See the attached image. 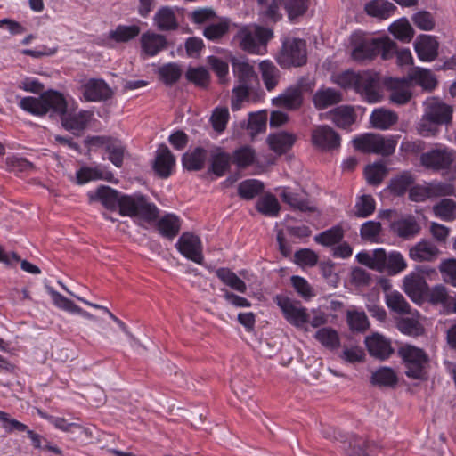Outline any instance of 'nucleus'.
Segmentation results:
<instances>
[{
  "instance_id": "12",
  "label": "nucleus",
  "mask_w": 456,
  "mask_h": 456,
  "mask_svg": "<svg viewBox=\"0 0 456 456\" xmlns=\"http://www.w3.org/2000/svg\"><path fill=\"white\" fill-rule=\"evenodd\" d=\"M452 151L446 147L432 149L420 156L421 164L428 169L439 171L447 169L453 162Z\"/></svg>"
},
{
  "instance_id": "25",
  "label": "nucleus",
  "mask_w": 456,
  "mask_h": 456,
  "mask_svg": "<svg viewBox=\"0 0 456 456\" xmlns=\"http://www.w3.org/2000/svg\"><path fill=\"white\" fill-rule=\"evenodd\" d=\"M341 101V92L330 87H322L318 89L313 96L314 105L320 110L336 105Z\"/></svg>"
},
{
  "instance_id": "27",
  "label": "nucleus",
  "mask_w": 456,
  "mask_h": 456,
  "mask_svg": "<svg viewBox=\"0 0 456 456\" xmlns=\"http://www.w3.org/2000/svg\"><path fill=\"white\" fill-rule=\"evenodd\" d=\"M281 198L283 202L288 204L291 208L301 212H314L315 208L311 206L307 194L305 191L292 192L287 188L282 190Z\"/></svg>"
},
{
  "instance_id": "45",
  "label": "nucleus",
  "mask_w": 456,
  "mask_h": 456,
  "mask_svg": "<svg viewBox=\"0 0 456 456\" xmlns=\"http://www.w3.org/2000/svg\"><path fill=\"white\" fill-rule=\"evenodd\" d=\"M389 32L398 40L408 43L414 36V29L406 19H400L389 27Z\"/></svg>"
},
{
  "instance_id": "53",
  "label": "nucleus",
  "mask_w": 456,
  "mask_h": 456,
  "mask_svg": "<svg viewBox=\"0 0 456 456\" xmlns=\"http://www.w3.org/2000/svg\"><path fill=\"white\" fill-rule=\"evenodd\" d=\"M125 150L123 143L116 138H112L106 146L108 159L117 167H121L123 165Z\"/></svg>"
},
{
  "instance_id": "52",
  "label": "nucleus",
  "mask_w": 456,
  "mask_h": 456,
  "mask_svg": "<svg viewBox=\"0 0 456 456\" xmlns=\"http://www.w3.org/2000/svg\"><path fill=\"white\" fill-rule=\"evenodd\" d=\"M256 159V152L250 146H242L232 154V162L240 168L252 165Z\"/></svg>"
},
{
  "instance_id": "16",
  "label": "nucleus",
  "mask_w": 456,
  "mask_h": 456,
  "mask_svg": "<svg viewBox=\"0 0 456 456\" xmlns=\"http://www.w3.org/2000/svg\"><path fill=\"white\" fill-rule=\"evenodd\" d=\"M87 102L106 101L112 97L113 92L102 79H90L81 87Z\"/></svg>"
},
{
  "instance_id": "62",
  "label": "nucleus",
  "mask_w": 456,
  "mask_h": 456,
  "mask_svg": "<svg viewBox=\"0 0 456 456\" xmlns=\"http://www.w3.org/2000/svg\"><path fill=\"white\" fill-rule=\"evenodd\" d=\"M428 301L433 305H444L448 300V292L444 285H436L425 293Z\"/></svg>"
},
{
  "instance_id": "20",
  "label": "nucleus",
  "mask_w": 456,
  "mask_h": 456,
  "mask_svg": "<svg viewBox=\"0 0 456 456\" xmlns=\"http://www.w3.org/2000/svg\"><path fill=\"white\" fill-rule=\"evenodd\" d=\"M438 248L429 240H421L409 250V256L416 262H432L438 257Z\"/></svg>"
},
{
  "instance_id": "42",
  "label": "nucleus",
  "mask_w": 456,
  "mask_h": 456,
  "mask_svg": "<svg viewBox=\"0 0 456 456\" xmlns=\"http://www.w3.org/2000/svg\"><path fill=\"white\" fill-rule=\"evenodd\" d=\"M397 382L395 371L389 367L379 368L371 376V383L379 387H395Z\"/></svg>"
},
{
  "instance_id": "34",
  "label": "nucleus",
  "mask_w": 456,
  "mask_h": 456,
  "mask_svg": "<svg viewBox=\"0 0 456 456\" xmlns=\"http://www.w3.org/2000/svg\"><path fill=\"white\" fill-rule=\"evenodd\" d=\"M396 7L387 0H372L365 5L366 12L379 19H387L393 14Z\"/></svg>"
},
{
  "instance_id": "8",
  "label": "nucleus",
  "mask_w": 456,
  "mask_h": 456,
  "mask_svg": "<svg viewBox=\"0 0 456 456\" xmlns=\"http://www.w3.org/2000/svg\"><path fill=\"white\" fill-rule=\"evenodd\" d=\"M356 150L365 153H376L390 156L395 152L397 142L393 137H384L380 134H365L353 140Z\"/></svg>"
},
{
  "instance_id": "10",
  "label": "nucleus",
  "mask_w": 456,
  "mask_h": 456,
  "mask_svg": "<svg viewBox=\"0 0 456 456\" xmlns=\"http://www.w3.org/2000/svg\"><path fill=\"white\" fill-rule=\"evenodd\" d=\"M312 90V84L305 77L297 80L295 86L288 87L284 93L273 100V103L289 110H298L303 104V93Z\"/></svg>"
},
{
  "instance_id": "49",
  "label": "nucleus",
  "mask_w": 456,
  "mask_h": 456,
  "mask_svg": "<svg viewBox=\"0 0 456 456\" xmlns=\"http://www.w3.org/2000/svg\"><path fill=\"white\" fill-rule=\"evenodd\" d=\"M315 338L325 347L336 349L340 345L338 332L332 328H322L315 333Z\"/></svg>"
},
{
  "instance_id": "60",
  "label": "nucleus",
  "mask_w": 456,
  "mask_h": 456,
  "mask_svg": "<svg viewBox=\"0 0 456 456\" xmlns=\"http://www.w3.org/2000/svg\"><path fill=\"white\" fill-rule=\"evenodd\" d=\"M282 4L290 20L303 15L307 10V0H283Z\"/></svg>"
},
{
  "instance_id": "38",
  "label": "nucleus",
  "mask_w": 456,
  "mask_h": 456,
  "mask_svg": "<svg viewBox=\"0 0 456 456\" xmlns=\"http://www.w3.org/2000/svg\"><path fill=\"white\" fill-rule=\"evenodd\" d=\"M216 275L224 285L230 287L231 289L240 293H245L247 291L246 283L229 268H218L216 271Z\"/></svg>"
},
{
  "instance_id": "43",
  "label": "nucleus",
  "mask_w": 456,
  "mask_h": 456,
  "mask_svg": "<svg viewBox=\"0 0 456 456\" xmlns=\"http://www.w3.org/2000/svg\"><path fill=\"white\" fill-rule=\"evenodd\" d=\"M230 29V20L228 19H221L216 23H211L205 27L203 36L213 42L220 41Z\"/></svg>"
},
{
  "instance_id": "22",
  "label": "nucleus",
  "mask_w": 456,
  "mask_h": 456,
  "mask_svg": "<svg viewBox=\"0 0 456 456\" xmlns=\"http://www.w3.org/2000/svg\"><path fill=\"white\" fill-rule=\"evenodd\" d=\"M232 65L239 83L236 87L245 86L246 89L249 91L252 86V82L256 77L253 66L250 65L248 61L236 58L232 60Z\"/></svg>"
},
{
  "instance_id": "11",
  "label": "nucleus",
  "mask_w": 456,
  "mask_h": 456,
  "mask_svg": "<svg viewBox=\"0 0 456 456\" xmlns=\"http://www.w3.org/2000/svg\"><path fill=\"white\" fill-rule=\"evenodd\" d=\"M340 141V135L328 125L315 126L311 134L312 144L322 151L338 149Z\"/></svg>"
},
{
  "instance_id": "7",
  "label": "nucleus",
  "mask_w": 456,
  "mask_h": 456,
  "mask_svg": "<svg viewBox=\"0 0 456 456\" xmlns=\"http://www.w3.org/2000/svg\"><path fill=\"white\" fill-rule=\"evenodd\" d=\"M306 43L298 38H287L277 56V61L283 69L301 67L306 63Z\"/></svg>"
},
{
  "instance_id": "2",
  "label": "nucleus",
  "mask_w": 456,
  "mask_h": 456,
  "mask_svg": "<svg viewBox=\"0 0 456 456\" xmlns=\"http://www.w3.org/2000/svg\"><path fill=\"white\" fill-rule=\"evenodd\" d=\"M397 354L402 359L407 378L422 381L428 379L430 357L423 349L405 344L398 348Z\"/></svg>"
},
{
  "instance_id": "24",
  "label": "nucleus",
  "mask_w": 456,
  "mask_h": 456,
  "mask_svg": "<svg viewBox=\"0 0 456 456\" xmlns=\"http://www.w3.org/2000/svg\"><path fill=\"white\" fill-rule=\"evenodd\" d=\"M365 344L369 353L381 360L388 358L394 351L390 342L379 334L367 337Z\"/></svg>"
},
{
  "instance_id": "41",
  "label": "nucleus",
  "mask_w": 456,
  "mask_h": 456,
  "mask_svg": "<svg viewBox=\"0 0 456 456\" xmlns=\"http://www.w3.org/2000/svg\"><path fill=\"white\" fill-rule=\"evenodd\" d=\"M264 183L256 179H247L238 186L239 196L246 200H250L261 194L264 191Z\"/></svg>"
},
{
  "instance_id": "19",
  "label": "nucleus",
  "mask_w": 456,
  "mask_h": 456,
  "mask_svg": "<svg viewBox=\"0 0 456 456\" xmlns=\"http://www.w3.org/2000/svg\"><path fill=\"white\" fill-rule=\"evenodd\" d=\"M403 290L414 302H420L428 290L425 279L417 273H411L403 279Z\"/></svg>"
},
{
  "instance_id": "47",
  "label": "nucleus",
  "mask_w": 456,
  "mask_h": 456,
  "mask_svg": "<svg viewBox=\"0 0 456 456\" xmlns=\"http://www.w3.org/2000/svg\"><path fill=\"white\" fill-rule=\"evenodd\" d=\"M256 208L258 212L267 216H277L281 209L277 199L270 193L259 198Z\"/></svg>"
},
{
  "instance_id": "46",
  "label": "nucleus",
  "mask_w": 456,
  "mask_h": 456,
  "mask_svg": "<svg viewBox=\"0 0 456 456\" xmlns=\"http://www.w3.org/2000/svg\"><path fill=\"white\" fill-rule=\"evenodd\" d=\"M414 176L409 172H403L397 177L393 178L389 183V190L395 196H403L414 183Z\"/></svg>"
},
{
  "instance_id": "15",
  "label": "nucleus",
  "mask_w": 456,
  "mask_h": 456,
  "mask_svg": "<svg viewBox=\"0 0 456 456\" xmlns=\"http://www.w3.org/2000/svg\"><path fill=\"white\" fill-rule=\"evenodd\" d=\"M453 109L438 98H429L426 102L425 115L429 120L441 125H447L452 121Z\"/></svg>"
},
{
  "instance_id": "13",
  "label": "nucleus",
  "mask_w": 456,
  "mask_h": 456,
  "mask_svg": "<svg viewBox=\"0 0 456 456\" xmlns=\"http://www.w3.org/2000/svg\"><path fill=\"white\" fill-rule=\"evenodd\" d=\"M276 303L281 309L286 320L296 327H301L308 322L309 315L299 302H294L288 297L277 296Z\"/></svg>"
},
{
  "instance_id": "64",
  "label": "nucleus",
  "mask_w": 456,
  "mask_h": 456,
  "mask_svg": "<svg viewBox=\"0 0 456 456\" xmlns=\"http://www.w3.org/2000/svg\"><path fill=\"white\" fill-rule=\"evenodd\" d=\"M439 271L445 282L456 287V259L443 261L439 265Z\"/></svg>"
},
{
  "instance_id": "28",
  "label": "nucleus",
  "mask_w": 456,
  "mask_h": 456,
  "mask_svg": "<svg viewBox=\"0 0 456 456\" xmlns=\"http://www.w3.org/2000/svg\"><path fill=\"white\" fill-rule=\"evenodd\" d=\"M296 141L297 136L294 134L288 132L272 134L267 137V142L270 149L279 155L289 151Z\"/></svg>"
},
{
  "instance_id": "30",
  "label": "nucleus",
  "mask_w": 456,
  "mask_h": 456,
  "mask_svg": "<svg viewBox=\"0 0 456 456\" xmlns=\"http://www.w3.org/2000/svg\"><path fill=\"white\" fill-rule=\"evenodd\" d=\"M153 20L160 31H173L179 27L174 10L168 6L161 7L155 13Z\"/></svg>"
},
{
  "instance_id": "59",
  "label": "nucleus",
  "mask_w": 456,
  "mask_h": 456,
  "mask_svg": "<svg viewBox=\"0 0 456 456\" xmlns=\"http://www.w3.org/2000/svg\"><path fill=\"white\" fill-rule=\"evenodd\" d=\"M375 211V200L370 195H362L355 204V216L357 217H367Z\"/></svg>"
},
{
  "instance_id": "39",
  "label": "nucleus",
  "mask_w": 456,
  "mask_h": 456,
  "mask_svg": "<svg viewBox=\"0 0 456 456\" xmlns=\"http://www.w3.org/2000/svg\"><path fill=\"white\" fill-rule=\"evenodd\" d=\"M141 28L138 25H118L109 32V38L116 43H126L139 36Z\"/></svg>"
},
{
  "instance_id": "6",
  "label": "nucleus",
  "mask_w": 456,
  "mask_h": 456,
  "mask_svg": "<svg viewBox=\"0 0 456 456\" xmlns=\"http://www.w3.org/2000/svg\"><path fill=\"white\" fill-rule=\"evenodd\" d=\"M119 214L123 216L139 217L151 223L157 220L159 209L142 194L122 195L119 201Z\"/></svg>"
},
{
  "instance_id": "50",
  "label": "nucleus",
  "mask_w": 456,
  "mask_h": 456,
  "mask_svg": "<svg viewBox=\"0 0 456 456\" xmlns=\"http://www.w3.org/2000/svg\"><path fill=\"white\" fill-rule=\"evenodd\" d=\"M343 237V229L340 226L337 225L317 234L314 237V240L315 242L323 246H332L340 242Z\"/></svg>"
},
{
  "instance_id": "4",
  "label": "nucleus",
  "mask_w": 456,
  "mask_h": 456,
  "mask_svg": "<svg viewBox=\"0 0 456 456\" xmlns=\"http://www.w3.org/2000/svg\"><path fill=\"white\" fill-rule=\"evenodd\" d=\"M354 45L352 58L357 61H370L379 54L383 60H389L395 52V43L387 37L354 39Z\"/></svg>"
},
{
  "instance_id": "37",
  "label": "nucleus",
  "mask_w": 456,
  "mask_h": 456,
  "mask_svg": "<svg viewBox=\"0 0 456 456\" xmlns=\"http://www.w3.org/2000/svg\"><path fill=\"white\" fill-rule=\"evenodd\" d=\"M207 158V151L201 147L195 148L191 152L183 154L182 162L185 169L190 171L200 170L204 167Z\"/></svg>"
},
{
  "instance_id": "3",
  "label": "nucleus",
  "mask_w": 456,
  "mask_h": 456,
  "mask_svg": "<svg viewBox=\"0 0 456 456\" xmlns=\"http://www.w3.org/2000/svg\"><path fill=\"white\" fill-rule=\"evenodd\" d=\"M357 261L368 266L369 268L378 271H387L389 274H396L407 266V264L399 252H392L388 256L385 249L377 248L371 253L362 251L356 255Z\"/></svg>"
},
{
  "instance_id": "51",
  "label": "nucleus",
  "mask_w": 456,
  "mask_h": 456,
  "mask_svg": "<svg viewBox=\"0 0 456 456\" xmlns=\"http://www.w3.org/2000/svg\"><path fill=\"white\" fill-rule=\"evenodd\" d=\"M411 80L425 89L432 90L436 86L437 81L429 69L417 68L411 75Z\"/></svg>"
},
{
  "instance_id": "17",
  "label": "nucleus",
  "mask_w": 456,
  "mask_h": 456,
  "mask_svg": "<svg viewBox=\"0 0 456 456\" xmlns=\"http://www.w3.org/2000/svg\"><path fill=\"white\" fill-rule=\"evenodd\" d=\"M419 59L422 61H433L438 56L439 43L430 35H420L414 43Z\"/></svg>"
},
{
  "instance_id": "58",
  "label": "nucleus",
  "mask_w": 456,
  "mask_h": 456,
  "mask_svg": "<svg viewBox=\"0 0 456 456\" xmlns=\"http://www.w3.org/2000/svg\"><path fill=\"white\" fill-rule=\"evenodd\" d=\"M387 167L383 164H373L365 169V176L369 184L379 185L387 175Z\"/></svg>"
},
{
  "instance_id": "18",
  "label": "nucleus",
  "mask_w": 456,
  "mask_h": 456,
  "mask_svg": "<svg viewBox=\"0 0 456 456\" xmlns=\"http://www.w3.org/2000/svg\"><path fill=\"white\" fill-rule=\"evenodd\" d=\"M175 164V156L165 144L159 145L156 152L153 169L161 178H167Z\"/></svg>"
},
{
  "instance_id": "31",
  "label": "nucleus",
  "mask_w": 456,
  "mask_h": 456,
  "mask_svg": "<svg viewBox=\"0 0 456 456\" xmlns=\"http://www.w3.org/2000/svg\"><path fill=\"white\" fill-rule=\"evenodd\" d=\"M157 228L163 237L172 240L181 230V220L175 214H166L158 221Z\"/></svg>"
},
{
  "instance_id": "55",
  "label": "nucleus",
  "mask_w": 456,
  "mask_h": 456,
  "mask_svg": "<svg viewBox=\"0 0 456 456\" xmlns=\"http://www.w3.org/2000/svg\"><path fill=\"white\" fill-rule=\"evenodd\" d=\"M396 326L402 333L412 337L420 336L424 332L421 324L412 318H400Z\"/></svg>"
},
{
  "instance_id": "1",
  "label": "nucleus",
  "mask_w": 456,
  "mask_h": 456,
  "mask_svg": "<svg viewBox=\"0 0 456 456\" xmlns=\"http://www.w3.org/2000/svg\"><path fill=\"white\" fill-rule=\"evenodd\" d=\"M20 107L37 116L57 114L61 117L62 126L68 131L84 130L91 118L92 112L81 110L78 113L67 112V101L64 95L57 91L49 90L40 94L39 97H24L20 101Z\"/></svg>"
},
{
  "instance_id": "40",
  "label": "nucleus",
  "mask_w": 456,
  "mask_h": 456,
  "mask_svg": "<svg viewBox=\"0 0 456 456\" xmlns=\"http://www.w3.org/2000/svg\"><path fill=\"white\" fill-rule=\"evenodd\" d=\"M434 215L446 222L456 219V202L452 199H443L432 208Z\"/></svg>"
},
{
  "instance_id": "14",
  "label": "nucleus",
  "mask_w": 456,
  "mask_h": 456,
  "mask_svg": "<svg viewBox=\"0 0 456 456\" xmlns=\"http://www.w3.org/2000/svg\"><path fill=\"white\" fill-rule=\"evenodd\" d=\"M178 251L196 264L203 262L202 246L200 238L191 232H183L176 242Z\"/></svg>"
},
{
  "instance_id": "21",
  "label": "nucleus",
  "mask_w": 456,
  "mask_h": 456,
  "mask_svg": "<svg viewBox=\"0 0 456 456\" xmlns=\"http://www.w3.org/2000/svg\"><path fill=\"white\" fill-rule=\"evenodd\" d=\"M90 201H100L104 208L110 210L119 208L121 196L119 192L110 186L101 185L94 193L88 194Z\"/></svg>"
},
{
  "instance_id": "56",
  "label": "nucleus",
  "mask_w": 456,
  "mask_h": 456,
  "mask_svg": "<svg viewBox=\"0 0 456 456\" xmlns=\"http://www.w3.org/2000/svg\"><path fill=\"white\" fill-rule=\"evenodd\" d=\"M159 75L166 85H173L179 80L182 71L176 63H167L159 69Z\"/></svg>"
},
{
  "instance_id": "26",
  "label": "nucleus",
  "mask_w": 456,
  "mask_h": 456,
  "mask_svg": "<svg viewBox=\"0 0 456 456\" xmlns=\"http://www.w3.org/2000/svg\"><path fill=\"white\" fill-rule=\"evenodd\" d=\"M140 41L142 52L148 56H155L167 46L166 37L153 32L143 33Z\"/></svg>"
},
{
  "instance_id": "44",
  "label": "nucleus",
  "mask_w": 456,
  "mask_h": 456,
  "mask_svg": "<svg viewBox=\"0 0 456 456\" xmlns=\"http://www.w3.org/2000/svg\"><path fill=\"white\" fill-rule=\"evenodd\" d=\"M387 307L397 314H409L411 306L404 297L398 291L387 292L385 296Z\"/></svg>"
},
{
  "instance_id": "33",
  "label": "nucleus",
  "mask_w": 456,
  "mask_h": 456,
  "mask_svg": "<svg viewBox=\"0 0 456 456\" xmlns=\"http://www.w3.org/2000/svg\"><path fill=\"white\" fill-rule=\"evenodd\" d=\"M232 157L229 153L224 152L221 148L216 149L211 154V164L209 172L216 176H223L230 168Z\"/></svg>"
},
{
  "instance_id": "48",
  "label": "nucleus",
  "mask_w": 456,
  "mask_h": 456,
  "mask_svg": "<svg viewBox=\"0 0 456 456\" xmlns=\"http://www.w3.org/2000/svg\"><path fill=\"white\" fill-rule=\"evenodd\" d=\"M376 444L372 442L359 436H353L349 443L347 453L349 456H370L369 452H372V447Z\"/></svg>"
},
{
  "instance_id": "35",
  "label": "nucleus",
  "mask_w": 456,
  "mask_h": 456,
  "mask_svg": "<svg viewBox=\"0 0 456 456\" xmlns=\"http://www.w3.org/2000/svg\"><path fill=\"white\" fill-rule=\"evenodd\" d=\"M398 120L397 115L391 110L377 109L370 115V123L373 127L386 130L395 125Z\"/></svg>"
},
{
  "instance_id": "5",
  "label": "nucleus",
  "mask_w": 456,
  "mask_h": 456,
  "mask_svg": "<svg viewBox=\"0 0 456 456\" xmlns=\"http://www.w3.org/2000/svg\"><path fill=\"white\" fill-rule=\"evenodd\" d=\"M273 37L272 29L258 25L241 27L235 38L240 47L248 53L264 54L266 52V44Z\"/></svg>"
},
{
  "instance_id": "29",
  "label": "nucleus",
  "mask_w": 456,
  "mask_h": 456,
  "mask_svg": "<svg viewBox=\"0 0 456 456\" xmlns=\"http://www.w3.org/2000/svg\"><path fill=\"white\" fill-rule=\"evenodd\" d=\"M47 292L52 297L53 303L54 305H56L58 308H61L64 311L72 313V314H79L82 316H84L86 319L89 320H95V317L91 314L90 313L82 310L78 305H77L73 301L70 299L65 297L59 292L55 291L52 287L46 286L45 287Z\"/></svg>"
},
{
  "instance_id": "61",
  "label": "nucleus",
  "mask_w": 456,
  "mask_h": 456,
  "mask_svg": "<svg viewBox=\"0 0 456 456\" xmlns=\"http://www.w3.org/2000/svg\"><path fill=\"white\" fill-rule=\"evenodd\" d=\"M347 322L352 330L364 331L369 327V322L363 312H348Z\"/></svg>"
},
{
  "instance_id": "36",
  "label": "nucleus",
  "mask_w": 456,
  "mask_h": 456,
  "mask_svg": "<svg viewBox=\"0 0 456 456\" xmlns=\"http://www.w3.org/2000/svg\"><path fill=\"white\" fill-rule=\"evenodd\" d=\"M259 69L265 88L268 91L273 90L280 80V70L270 61H263L259 64Z\"/></svg>"
},
{
  "instance_id": "63",
  "label": "nucleus",
  "mask_w": 456,
  "mask_h": 456,
  "mask_svg": "<svg viewBox=\"0 0 456 456\" xmlns=\"http://www.w3.org/2000/svg\"><path fill=\"white\" fill-rule=\"evenodd\" d=\"M229 111L227 108H216L211 116V123L215 131L222 133L227 125Z\"/></svg>"
},
{
  "instance_id": "9",
  "label": "nucleus",
  "mask_w": 456,
  "mask_h": 456,
  "mask_svg": "<svg viewBox=\"0 0 456 456\" xmlns=\"http://www.w3.org/2000/svg\"><path fill=\"white\" fill-rule=\"evenodd\" d=\"M355 92L370 103L379 102L382 98V80L379 73L374 70L360 71Z\"/></svg>"
},
{
  "instance_id": "32",
  "label": "nucleus",
  "mask_w": 456,
  "mask_h": 456,
  "mask_svg": "<svg viewBox=\"0 0 456 456\" xmlns=\"http://www.w3.org/2000/svg\"><path fill=\"white\" fill-rule=\"evenodd\" d=\"M331 121L339 128L349 129L356 120L353 107L339 106L330 112Z\"/></svg>"
},
{
  "instance_id": "54",
  "label": "nucleus",
  "mask_w": 456,
  "mask_h": 456,
  "mask_svg": "<svg viewBox=\"0 0 456 456\" xmlns=\"http://www.w3.org/2000/svg\"><path fill=\"white\" fill-rule=\"evenodd\" d=\"M427 183L429 199L452 196L455 194V188L450 183L432 181Z\"/></svg>"
},
{
  "instance_id": "57",
  "label": "nucleus",
  "mask_w": 456,
  "mask_h": 456,
  "mask_svg": "<svg viewBox=\"0 0 456 456\" xmlns=\"http://www.w3.org/2000/svg\"><path fill=\"white\" fill-rule=\"evenodd\" d=\"M381 232V224L375 221H367L362 224L360 235L363 240L378 242Z\"/></svg>"
},
{
  "instance_id": "23",
  "label": "nucleus",
  "mask_w": 456,
  "mask_h": 456,
  "mask_svg": "<svg viewBox=\"0 0 456 456\" xmlns=\"http://www.w3.org/2000/svg\"><path fill=\"white\" fill-rule=\"evenodd\" d=\"M390 229L398 237L409 240L419 232L420 226L413 216H408L391 223Z\"/></svg>"
}]
</instances>
